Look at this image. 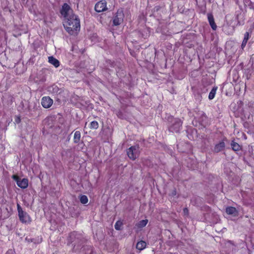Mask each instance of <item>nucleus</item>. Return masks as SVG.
<instances>
[{
	"label": "nucleus",
	"instance_id": "ddd939ff",
	"mask_svg": "<svg viewBox=\"0 0 254 254\" xmlns=\"http://www.w3.org/2000/svg\"><path fill=\"white\" fill-rule=\"evenodd\" d=\"M207 19L211 28L213 30H216L217 29V25L214 21V18L212 13H207Z\"/></svg>",
	"mask_w": 254,
	"mask_h": 254
},
{
	"label": "nucleus",
	"instance_id": "9b49d317",
	"mask_svg": "<svg viewBox=\"0 0 254 254\" xmlns=\"http://www.w3.org/2000/svg\"><path fill=\"white\" fill-rule=\"evenodd\" d=\"M53 103V100L49 96H45L42 98L41 104L45 108H50Z\"/></svg>",
	"mask_w": 254,
	"mask_h": 254
},
{
	"label": "nucleus",
	"instance_id": "dca6fc26",
	"mask_svg": "<svg viewBox=\"0 0 254 254\" xmlns=\"http://www.w3.org/2000/svg\"><path fill=\"white\" fill-rule=\"evenodd\" d=\"M226 212L229 215L236 216L238 215V211L235 207L232 206L227 207L226 209Z\"/></svg>",
	"mask_w": 254,
	"mask_h": 254
},
{
	"label": "nucleus",
	"instance_id": "f257e3e1",
	"mask_svg": "<svg viewBox=\"0 0 254 254\" xmlns=\"http://www.w3.org/2000/svg\"><path fill=\"white\" fill-rule=\"evenodd\" d=\"M64 27L70 35L77 34L80 29V20L78 16L71 13L69 16L65 18Z\"/></svg>",
	"mask_w": 254,
	"mask_h": 254
},
{
	"label": "nucleus",
	"instance_id": "c756f323",
	"mask_svg": "<svg viewBox=\"0 0 254 254\" xmlns=\"http://www.w3.org/2000/svg\"><path fill=\"white\" fill-rule=\"evenodd\" d=\"M116 115L118 116V117L120 118V119H124V118H125L124 114L120 110H119V111H117Z\"/></svg>",
	"mask_w": 254,
	"mask_h": 254
},
{
	"label": "nucleus",
	"instance_id": "39448f33",
	"mask_svg": "<svg viewBox=\"0 0 254 254\" xmlns=\"http://www.w3.org/2000/svg\"><path fill=\"white\" fill-rule=\"evenodd\" d=\"M48 91L52 94L59 95L61 98L62 96L63 98L61 99L63 101H66L67 97L65 96V94H67V91L64 90L61 88H59L57 85L54 84L48 88Z\"/></svg>",
	"mask_w": 254,
	"mask_h": 254
},
{
	"label": "nucleus",
	"instance_id": "f3484780",
	"mask_svg": "<svg viewBox=\"0 0 254 254\" xmlns=\"http://www.w3.org/2000/svg\"><path fill=\"white\" fill-rule=\"evenodd\" d=\"M93 248L90 245H85L83 246L81 253L84 254H92Z\"/></svg>",
	"mask_w": 254,
	"mask_h": 254
},
{
	"label": "nucleus",
	"instance_id": "f03ea898",
	"mask_svg": "<svg viewBox=\"0 0 254 254\" xmlns=\"http://www.w3.org/2000/svg\"><path fill=\"white\" fill-rule=\"evenodd\" d=\"M167 127L170 132L179 133L182 129L183 121L179 118L169 115L167 118Z\"/></svg>",
	"mask_w": 254,
	"mask_h": 254
},
{
	"label": "nucleus",
	"instance_id": "ea45409f",
	"mask_svg": "<svg viewBox=\"0 0 254 254\" xmlns=\"http://www.w3.org/2000/svg\"><path fill=\"white\" fill-rule=\"evenodd\" d=\"M140 34L142 35V37H143L144 38H145L147 36V35L145 36V35L141 33V32Z\"/></svg>",
	"mask_w": 254,
	"mask_h": 254
},
{
	"label": "nucleus",
	"instance_id": "c85d7f7f",
	"mask_svg": "<svg viewBox=\"0 0 254 254\" xmlns=\"http://www.w3.org/2000/svg\"><path fill=\"white\" fill-rule=\"evenodd\" d=\"M161 8L162 7L160 5L155 6L152 10V14H155L156 13H158V12L160 10Z\"/></svg>",
	"mask_w": 254,
	"mask_h": 254
},
{
	"label": "nucleus",
	"instance_id": "5701e85b",
	"mask_svg": "<svg viewBox=\"0 0 254 254\" xmlns=\"http://www.w3.org/2000/svg\"><path fill=\"white\" fill-rule=\"evenodd\" d=\"M217 88V86H214L212 88L208 95V99L209 100H212L214 98Z\"/></svg>",
	"mask_w": 254,
	"mask_h": 254
},
{
	"label": "nucleus",
	"instance_id": "6ab92c4d",
	"mask_svg": "<svg viewBox=\"0 0 254 254\" xmlns=\"http://www.w3.org/2000/svg\"><path fill=\"white\" fill-rule=\"evenodd\" d=\"M49 62L55 66L56 67H58L60 65V62L57 59L55 58L53 56H50L48 58Z\"/></svg>",
	"mask_w": 254,
	"mask_h": 254
},
{
	"label": "nucleus",
	"instance_id": "9d476101",
	"mask_svg": "<svg viewBox=\"0 0 254 254\" xmlns=\"http://www.w3.org/2000/svg\"><path fill=\"white\" fill-rule=\"evenodd\" d=\"M94 9L97 12H101L106 10L107 9L106 1L102 0L97 2L95 5Z\"/></svg>",
	"mask_w": 254,
	"mask_h": 254
},
{
	"label": "nucleus",
	"instance_id": "b1692460",
	"mask_svg": "<svg viewBox=\"0 0 254 254\" xmlns=\"http://www.w3.org/2000/svg\"><path fill=\"white\" fill-rule=\"evenodd\" d=\"M146 243L145 242L143 241H140L137 243L136 248L137 249L141 251V250H143L146 247Z\"/></svg>",
	"mask_w": 254,
	"mask_h": 254
},
{
	"label": "nucleus",
	"instance_id": "7c9ffc66",
	"mask_svg": "<svg viewBox=\"0 0 254 254\" xmlns=\"http://www.w3.org/2000/svg\"><path fill=\"white\" fill-rule=\"evenodd\" d=\"M250 37V34L248 32H246L244 34V38L243 40L248 42Z\"/></svg>",
	"mask_w": 254,
	"mask_h": 254
},
{
	"label": "nucleus",
	"instance_id": "c9c22d12",
	"mask_svg": "<svg viewBox=\"0 0 254 254\" xmlns=\"http://www.w3.org/2000/svg\"><path fill=\"white\" fill-rule=\"evenodd\" d=\"M247 43V41H244V40L243 41L242 45H241V47H242V49L244 48V47L246 46Z\"/></svg>",
	"mask_w": 254,
	"mask_h": 254
},
{
	"label": "nucleus",
	"instance_id": "a211bd4d",
	"mask_svg": "<svg viewBox=\"0 0 254 254\" xmlns=\"http://www.w3.org/2000/svg\"><path fill=\"white\" fill-rule=\"evenodd\" d=\"M244 4L245 7H248L250 9L254 10V0H244Z\"/></svg>",
	"mask_w": 254,
	"mask_h": 254
},
{
	"label": "nucleus",
	"instance_id": "f704fd0d",
	"mask_svg": "<svg viewBox=\"0 0 254 254\" xmlns=\"http://www.w3.org/2000/svg\"><path fill=\"white\" fill-rule=\"evenodd\" d=\"M12 178L16 182L17 181H19L20 180V178H19L18 176H16V175H13L12 176Z\"/></svg>",
	"mask_w": 254,
	"mask_h": 254
},
{
	"label": "nucleus",
	"instance_id": "bb28decb",
	"mask_svg": "<svg viewBox=\"0 0 254 254\" xmlns=\"http://www.w3.org/2000/svg\"><path fill=\"white\" fill-rule=\"evenodd\" d=\"M147 223H148L147 219L142 220L138 222L137 226L139 228H143L146 225Z\"/></svg>",
	"mask_w": 254,
	"mask_h": 254
},
{
	"label": "nucleus",
	"instance_id": "79ce46f5",
	"mask_svg": "<svg viewBox=\"0 0 254 254\" xmlns=\"http://www.w3.org/2000/svg\"><path fill=\"white\" fill-rule=\"evenodd\" d=\"M247 79H249V76H248V75H247Z\"/></svg>",
	"mask_w": 254,
	"mask_h": 254
},
{
	"label": "nucleus",
	"instance_id": "423d86ee",
	"mask_svg": "<svg viewBox=\"0 0 254 254\" xmlns=\"http://www.w3.org/2000/svg\"><path fill=\"white\" fill-rule=\"evenodd\" d=\"M127 153L130 159L134 160L139 155V146L138 144L130 147L127 150Z\"/></svg>",
	"mask_w": 254,
	"mask_h": 254
},
{
	"label": "nucleus",
	"instance_id": "393cba45",
	"mask_svg": "<svg viewBox=\"0 0 254 254\" xmlns=\"http://www.w3.org/2000/svg\"><path fill=\"white\" fill-rule=\"evenodd\" d=\"M80 201L83 204H86L88 201V197L85 195H81L79 198Z\"/></svg>",
	"mask_w": 254,
	"mask_h": 254
},
{
	"label": "nucleus",
	"instance_id": "aec40b11",
	"mask_svg": "<svg viewBox=\"0 0 254 254\" xmlns=\"http://www.w3.org/2000/svg\"><path fill=\"white\" fill-rule=\"evenodd\" d=\"M237 19L238 21V24L240 25H243L244 24V14L242 12H240L239 14L237 15Z\"/></svg>",
	"mask_w": 254,
	"mask_h": 254
},
{
	"label": "nucleus",
	"instance_id": "a878e982",
	"mask_svg": "<svg viewBox=\"0 0 254 254\" xmlns=\"http://www.w3.org/2000/svg\"><path fill=\"white\" fill-rule=\"evenodd\" d=\"M98 127H99V124L97 121H94L90 123V128L91 129H97L98 128Z\"/></svg>",
	"mask_w": 254,
	"mask_h": 254
},
{
	"label": "nucleus",
	"instance_id": "cd10ccee",
	"mask_svg": "<svg viewBox=\"0 0 254 254\" xmlns=\"http://www.w3.org/2000/svg\"><path fill=\"white\" fill-rule=\"evenodd\" d=\"M123 225V223L121 221H118L115 224V228L117 230H120L121 227Z\"/></svg>",
	"mask_w": 254,
	"mask_h": 254
},
{
	"label": "nucleus",
	"instance_id": "473e14b6",
	"mask_svg": "<svg viewBox=\"0 0 254 254\" xmlns=\"http://www.w3.org/2000/svg\"><path fill=\"white\" fill-rule=\"evenodd\" d=\"M25 240L27 242H28V243H30V242H33L34 243H36L34 239L29 238L27 237L25 238Z\"/></svg>",
	"mask_w": 254,
	"mask_h": 254
},
{
	"label": "nucleus",
	"instance_id": "4468645a",
	"mask_svg": "<svg viewBox=\"0 0 254 254\" xmlns=\"http://www.w3.org/2000/svg\"><path fill=\"white\" fill-rule=\"evenodd\" d=\"M34 81L38 84L43 83L46 80L45 75L43 73H38L35 77Z\"/></svg>",
	"mask_w": 254,
	"mask_h": 254
},
{
	"label": "nucleus",
	"instance_id": "4c0bfd02",
	"mask_svg": "<svg viewBox=\"0 0 254 254\" xmlns=\"http://www.w3.org/2000/svg\"><path fill=\"white\" fill-rule=\"evenodd\" d=\"M21 121V120H20V118L19 117H17L16 119H15V122L17 123V124H19Z\"/></svg>",
	"mask_w": 254,
	"mask_h": 254
},
{
	"label": "nucleus",
	"instance_id": "72a5a7b5",
	"mask_svg": "<svg viewBox=\"0 0 254 254\" xmlns=\"http://www.w3.org/2000/svg\"><path fill=\"white\" fill-rule=\"evenodd\" d=\"M107 63L110 64V66L112 67H114L115 66V63L114 62H112L110 60L107 61Z\"/></svg>",
	"mask_w": 254,
	"mask_h": 254
},
{
	"label": "nucleus",
	"instance_id": "f8f14e48",
	"mask_svg": "<svg viewBox=\"0 0 254 254\" xmlns=\"http://www.w3.org/2000/svg\"><path fill=\"white\" fill-rule=\"evenodd\" d=\"M226 140V138H223L221 141L219 143L215 144L213 149V152L214 153H218L225 149V143L224 142V140Z\"/></svg>",
	"mask_w": 254,
	"mask_h": 254
},
{
	"label": "nucleus",
	"instance_id": "7ed1b4c3",
	"mask_svg": "<svg viewBox=\"0 0 254 254\" xmlns=\"http://www.w3.org/2000/svg\"><path fill=\"white\" fill-rule=\"evenodd\" d=\"M195 113L194 120L192 122L193 124L194 125V122H195L196 123L195 126H196L197 123H199L203 127H205L208 125V118L205 113L202 111L196 112V111H195Z\"/></svg>",
	"mask_w": 254,
	"mask_h": 254
},
{
	"label": "nucleus",
	"instance_id": "0eeeda50",
	"mask_svg": "<svg viewBox=\"0 0 254 254\" xmlns=\"http://www.w3.org/2000/svg\"><path fill=\"white\" fill-rule=\"evenodd\" d=\"M74 238V240L72 241L71 243H73L74 246L77 245L79 246H81L83 244L85 243L87 240L83 237V236L79 234H77L75 232H73L71 234L70 238L71 240H72Z\"/></svg>",
	"mask_w": 254,
	"mask_h": 254
},
{
	"label": "nucleus",
	"instance_id": "4be33fe9",
	"mask_svg": "<svg viewBox=\"0 0 254 254\" xmlns=\"http://www.w3.org/2000/svg\"><path fill=\"white\" fill-rule=\"evenodd\" d=\"M231 146L232 149L234 151H238L242 149L240 145L237 142H235L234 141H232V142L231 143Z\"/></svg>",
	"mask_w": 254,
	"mask_h": 254
},
{
	"label": "nucleus",
	"instance_id": "e433bc0d",
	"mask_svg": "<svg viewBox=\"0 0 254 254\" xmlns=\"http://www.w3.org/2000/svg\"><path fill=\"white\" fill-rule=\"evenodd\" d=\"M177 194V191H176V190L175 189L174 190H173L171 192V195L172 196H175Z\"/></svg>",
	"mask_w": 254,
	"mask_h": 254
},
{
	"label": "nucleus",
	"instance_id": "6e6552de",
	"mask_svg": "<svg viewBox=\"0 0 254 254\" xmlns=\"http://www.w3.org/2000/svg\"><path fill=\"white\" fill-rule=\"evenodd\" d=\"M124 14L122 8L119 9L115 14L113 19V25L115 26L119 25L123 22L124 18Z\"/></svg>",
	"mask_w": 254,
	"mask_h": 254
},
{
	"label": "nucleus",
	"instance_id": "2f4dec72",
	"mask_svg": "<svg viewBox=\"0 0 254 254\" xmlns=\"http://www.w3.org/2000/svg\"><path fill=\"white\" fill-rule=\"evenodd\" d=\"M183 213L185 215L188 216L189 215V210L188 208L186 207L183 209Z\"/></svg>",
	"mask_w": 254,
	"mask_h": 254
},
{
	"label": "nucleus",
	"instance_id": "a19ab883",
	"mask_svg": "<svg viewBox=\"0 0 254 254\" xmlns=\"http://www.w3.org/2000/svg\"><path fill=\"white\" fill-rule=\"evenodd\" d=\"M235 0V2L237 4H238V2H239V0Z\"/></svg>",
	"mask_w": 254,
	"mask_h": 254
},
{
	"label": "nucleus",
	"instance_id": "412c9836",
	"mask_svg": "<svg viewBox=\"0 0 254 254\" xmlns=\"http://www.w3.org/2000/svg\"><path fill=\"white\" fill-rule=\"evenodd\" d=\"M81 133L79 131H76L74 134L73 142L74 143H78L80 140Z\"/></svg>",
	"mask_w": 254,
	"mask_h": 254
},
{
	"label": "nucleus",
	"instance_id": "20e7f679",
	"mask_svg": "<svg viewBox=\"0 0 254 254\" xmlns=\"http://www.w3.org/2000/svg\"><path fill=\"white\" fill-rule=\"evenodd\" d=\"M17 209L20 221L22 223H30L31 222L30 216L26 212L22 210L19 203H17Z\"/></svg>",
	"mask_w": 254,
	"mask_h": 254
},
{
	"label": "nucleus",
	"instance_id": "1a4fd4ad",
	"mask_svg": "<svg viewBox=\"0 0 254 254\" xmlns=\"http://www.w3.org/2000/svg\"><path fill=\"white\" fill-rule=\"evenodd\" d=\"M60 12L65 18L69 16V15L71 14V13H73L72 9L66 3H64L62 5Z\"/></svg>",
	"mask_w": 254,
	"mask_h": 254
},
{
	"label": "nucleus",
	"instance_id": "2eb2a0df",
	"mask_svg": "<svg viewBox=\"0 0 254 254\" xmlns=\"http://www.w3.org/2000/svg\"><path fill=\"white\" fill-rule=\"evenodd\" d=\"M17 185L21 189H25L28 186V180L26 178L20 179L17 181Z\"/></svg>",
	"mask_w": 254,
	"mask_h": 254
},
{
	"label": "nucleus",
	"instance_id": "58836bf2",
	"mask_svg": "<svg viewBox=\"0 0 254 254\" xmlns=\"http://www.w3.org/2000/svg\"><path fill=\"white\" fill-rule=\"evenodd\" d=\"M70 139V134H69L67 137V139H66V141H69Z\"/></svg>",
	"mask_w": 254,
	"mask_h": 254
}]
</instances>
